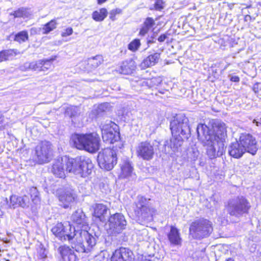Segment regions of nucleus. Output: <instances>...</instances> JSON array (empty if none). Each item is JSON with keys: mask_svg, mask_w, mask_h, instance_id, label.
<instances>
[{"mask_svg": "<svg viewBox=\"0 0 261 261\" xmlns=\"http://www.w3.org/2000/svg\"><path fill=\"white\" fill-rule=\"evenodd\" d=\"M10 200L14 206L24 207L31 203L36 204L40 201L39 192L36 187H31L29 188L27 195L23 197L13 195L10 197Z\"/></svg>", "mask_w": 261, "mask_h": 261, "instance_id": "nucleus-7", "label": "nucleus"}, {"mask_svg": "<svg viewBox=\"0 0 261 261\" xmlns=\"http://www.w3.org/2000/svg\"><path fill=\"white\" fill-rule=\"evenodd\" d=\"M122 13V10L119 8H116L112 10L110 12V19L112 21H114L116 19V15Z\"/></svg>", "mask_w": 261, "mask_h": 261, "instance_id": "nucleus-40", "label": "nucleus"}, {"mask_svg": "<svg viewBox=\"0 0 261 261\" xmlns=\"http://www.w3.org/2000/svg\"><path fill=\"white\" fill-rule=\"evenodd\" d=\"M4 116L2 113V112L0 111V121H2V120L3 119Z\"/></svg>", "mask_w": 261, "mask_h": 261, "instance_id": "nucleus-53", "label": "nucleus"}, {"mask_svg": "<svg viewBox=\"0 0 261 261\" xmlns=\"http://www.w3.org/2000/svg\"><path fill=\"white\" fill-rule=\"evenodd\" d=\"M38 256L40 259H45L46 258L47 255L45 253V249L43 248H40L38 251Z\"/></svg>", "mask_w": 261, "mask_h": 261, "instance_id": "nucleus-43", "label": "nucleus"}, {"mask_svg": "<svg viewBox=\"0 0 261 261\" xmlns=\"http://www.w3.org/2000/svg\"><path fill=\"white\" fill-rule=\"evenodd\" d=\"M58 22L56 19H53L44 24L42 27V34L46 35L56 29Z\"/></svg>", "mask_w": 261, "mask_h": 261, "instance_id": "nucleus-28", "label": "nucleus"}, {"mask_svg": "<svg viewBox=\"0 0 261 261\" xmlns=\"http://www.w3.org/2000/svg\"><path fill=\"white\" fill-rule=\"evenodd\" d=\"M51 231L56 237L58 238L61 241H65L68 240L69 241L72 240L75 235V230L73 232L69 234H65L66 229L62 222H58L51 229Z\"/></svg>", "mask_w": 261, "mask_h": 261, "instance_id": "nucleus-16", "label": "nucleus"}, {"mask_svg": "<svg viewBox=\"0 0 261 261\" xmlns=\"http://www.w3.org/2000/svg\"><path fill=\"white\" fill-rule=\"evenodd\" d=\"M60 255V261H78V258L74 251L68 245H61L58 248Z\"/></svg>", "mask_w": 261, "mask_h": 261, "instance_id": "nucleus-20", "label": "nucleus"}, {"mask_svg": "<svg viewBox=\"0 0 261 261\" xmlns=\"http://www.w3.org/2000/svg\"><path fill=\"white\" fill-rule=\"evenodd\" d=\"M253 123H254L256 125V126H261L260 123H261V122H259L258 121H257L256 120H253Z\"/></svg>", "mask_w": 261, "mask_h": 261, "instance_id": "nucleus-49", "label": "nucleus"}, {"mask_svg": "<svg viewBox=\"0 0 261 261\" xmlns=\"http://www.w3.org/2000/svg\"><path fill=\"white\" fill-rule=\"evenodd\" d=\"M141 46V42L139 39L133 40L128 45V49L133 51H136Z\"/></svg>", "mask_w": 261, "mask_h": 261, "instance_id": "nucleus-37", "label": "nucleus"}, {"mask_svg": "<svg viewBox=\"0 0 261 261\" xmlns=\"http://www.w3.org/2000/svg\"><path fill=\"white\" fill-rule=\"evenodd\" d=\"M158 81L156 77H151L147 79L146 81V84L149 88H153L158 85Z\"/></svg>", "mask_w": 261, "mask_h": 261, "instance_id": "nucleus-41", "label": "nucleus"}, {"mask_svg": "<svg viewBox=\"0 0 261 261\" xmlns=\"http://www.w3.org/2000/svg\"><path fill=\"white\" fill-rule=\"evenodd\" d=\"M165 2L164 0H155L153 8H150V10H155L159 11H162L165 7Z\"/></svg>", "mask_w": 261, "mask_h": 261, "instance_id": "nucleus-39", "label": "nucleus"}, {"mask_svg": "<svg viewBox=\"0 0 261 261\" xmlns=\"http://www.w3.org/2000/svg\"><path fill=\"white\" fill-rule=\"evenodd\" d=\"M88 65L92 68H96L103 62V58L101 55H97L88 59Z\"/></svg>", "mask_w": 261, "mask_h": 261, "instance_id": "nucleus-30", "label": "nucleus"}, {"mask_svg": "<svg viewBox=\"0 0 261 261\" xmlns=\"http://www.w3.org/2000/svg\"><path fill=\"white\" fill-rule=\"evenodd\" d=\"M101 135L103 142L110 144H114L120 138L118 126L112 121L103 126Z\"/></svg>", "mask_w": 261, "mask_h": 261, "instance_id": "nucleus-8", "label": "nucleus"}, {"mask_svg": "<svg viewBox=\"0 0 261 261\" xmlns=\"http://www.w3.org/2000/svg\"><path fill=\"white\" fill-rule=\"evenodd\" d=\"M121 168V176L123 178H126L130 176L133 171V168L132 166L128 162H125L124 163Z\"/></svg>", "mask_w": 261, "mask_h": 261, "instance_id": "nucleus-35", "label": "nucleus"}, {"mask_svg": "<svg viewBox=\"0 0 261 261\" xmlns=\"http://www.w3.org/2000/svg\"><path fill=\"white\" fill-rule=\"evenodd\" d=\"M161 17V16H158L155 19L151 17H147L145 18L142 27L140 29L139 35L140 36H144L146 35L149 31L153 32L155 28V20H158Z\"/></svg>", "mask_w": 261, "mask_h": 261, "instance_id": "nucleus-21", "label": "nucleus"}, {"mask_svg": "<svg viewBox=\"0 0 261 261\" xmlns=\"http://www.w3.org/2000/svg\"><path fill=\"white\" fill-rule=\"evenodd\" d=\"M81 239L77 240L79 244L77 245V251L88 253L90 252L96 245L95 237L88 231L81 230L80 232Z\"/></svg>", "mask_w": 261, "mask_h": 261, "instance_id": "nucleus-9", "label": "nucleus"}, {"mask_svg": "<svg viewBox=\"0 0 261 261\" xmlns=\"http://www.w3.org/2000/svg\"><path fill=\"white\" fill-rule=\"evenodd\" d=\"M167 38V36L166 34H161L158 38V40L160 42H164L165 39Z\"/></svg>", "mask_w": 261, "mask_h": 261, "instance_id": "nucleus-45", "label": "nucleus"}, {"mask_svg": "<svg viewBox=\"0 0 261 261\" xmlns=\"http://www.w3.org/2000/svg\"><path fill=\"white\" fill-rule=\"evenodd\" d=\"M110 261H135V256L132 250L121 247L112 253Z\"/></svg>", "mask_w": 261, "mask_h": 261, "instance_id": "nucleus-14", "label": "nucleus"}, {"mask_svg": "<svg viewBox=\"0 0 261 261\" xmlns=\"http://www.w3.org/2000/svg\"><path fill=\"white\" fill-rule=\"evenodd\" d=\"M225 261H235L232 257H228L225 259Z\"/></svg>", "mask_w": 261, "mask_h": 261, "instance_id": "nucleus-52", "label": "nucleus"}, {"mask_svg": "<svg viewBox=\"0 0 261 261\" xmlns=\"http://www.w3.org/2000/svg\"><path fill=\"white\" fill-rule=\"evenodd\" d=\"M260 125H261V123H260Z\"/></svg>", "mask_w": 261, "mask_h": 261, "instance_id": "nucleus-56", "label": "nucleus"}, {"mask_svg": "<svg viewBox=\"0 0 261 261\" xmlns=\"http://www.w3.org/2000/svg\"><path fill=\"white\" fill-rule=\"evenodd\" d=\"M109 226L117 233H119L122 230L125 228L126 221L123 215L120 213H116L111 215L108 219Z\"/></svg>", "mask_w": 261, "mask_h": 261, "instance_id": "nucleus-15", "label": "nucleus"}, {"mask_svg": "<svg viewBox=\"0 0 261 261\" xmlns=\"http://www.w3.org/2000/svg\"><path fill=\"white\" fill-rule=\"evenodd\" d=\"M183 139L180 136H173L170 138L168 147L174 152H176L181 147Z\"/></svg>", "mask_w": 261, "mask_h": 261, "instance_id": "nucleus-27", "label": "nucleus"}, {"mask_svg": "<svg viewBox=\"0 0 261 261\" xmlns=\"http://www.w3.org/2000/svg\"><path fill=\"white\" fill-rule=\"evenodd\" d=\"M73 32V31L72 28L71 27H68L61 33V35L62 37H66L72 35Z\"/></svg>", "mask_w": 261, "mask_h": 261, "instance_id": "nucleus-42", "label": "nucleus"}, {"mask_svg": "<svg viewBox=\"0 0 261 261\" xmlns=\"http://www.w3.org/2000/svg\"><path fill=\"white\" fill-rule=\"evenodd\" d=\"M252 90L255 93H258L261 90V83H255L252 86Z\"/></svg>", "mask_w": 261, "mask_h": 261, "instance_id": "nucleus-44", "label": "nucleus"}, {"mask_svg": "<svg viewBox=\"0 0 261 261\" xmlns=\"http://www.w3.org/2000/svg\"><path fill=\"white\" fill-rule=\"evenodd\" d=\"M64 114L69 118L74 117L76 115V107L69 106L66 107L65 109Z\"/></svg>", "mask_w": 261, "mask_h": 261, "instance_id": "nucleus-38", "label": "nucleus"}, {"mask_svg": "<svg viewBox=\"0 0 261 261\" xmlns=\"http://www.w3.org/2000/svg\"><path fill=\"white\" fill-rule=\"evenodd\" d=\"M208 151H212L211 155L212 156H213L214 157L215 156L216 153V149L215 148L213 147L211 150L207 151V152H208Z\"/></svg>", "mask_w": 261, "mask_h": 261, "instance_id": "nucleus-47", "label": "nucleus"}, {"mask_svg": "<svg viewBox=\"0 0 261 261\" xmlns=\"http://www.w3.org/2000/svg\"><path fill=\"white\" fill-rule=\"evenodd\" d=\"M19 54L17 49L8 48L0 50V63L12 60Z\"/></svg>", "mask_w": 261, "mask_h": 261, "instance_id": "nucleus-25", "label": "nucleus"}, {"mask_svg": "<svg viewBox=\"0 0 261 261\" xmlns=\"http://www.w3.org/2000/svg\"><path fill=\"white\" fill-rule=\"evenodd\" d=\"M135 69L136 66L133 61H124L122 62L118 71L120 74L128 75L132 74Z\"/></svg>", "mask_w": 261, "mask_h": 261, "instance_id": "nucleus-26", "label": "nucleus"}, {"mask_svg": "<svg viewBox=\"0 0 261 261\" xmlns=\"http://www.w3.org/2000/svg\"><path fill=\"white\" fill-rule=\"evenodd\" d=\"M31 34H36L37 33V29L35 28H33L31 29Z\"/></svg>", "mask_w": 261, "mask_h": 261, "instance_id": "nucleus-48", "label": "nucleus"}, {"mask_svg": "<svg viewBox=\"0 0 261 261\" xmlns=\"http://www.w3.org/2000/svg\"><path fill=\"white\" fill-rule=\"evenodd\" d=\"M208 135L212 142L221 141L222 137L226 132V127L224 123L212 119L209 122Z\"/></svg>", "mask_w": 261, "mask_h": 261, "instance_id": "nucleus-10", "label": "nucleus"}, {"mask_svg": "<svg viewBox=\"0 0 261 261\" xmlns=\"http://www.w3.org/2000/svg\"><path fill=\"white\" fill-rule=\"evenodd\" d=\"M97 163L99 167L105 171H110L117 163V154L112 148H106L97 155Z\"/></svg>", "mask_w": 261, "mask_h": 261, "instance_id": "nucleus-5", "label": "nucleus"}, {"mask_svg": "<svg viewBox=\"0 0 261 261\" xmlns=\"http://www.w3.org/2000/svg\"><path fill=\"white\" fill-rule=\"evenodd\" d=\"M136 154L139 159L150 161L155 155L154 146L149 141H142L137 147Z\"/></svg>", "mask_w": 261, "mask_h": 261, "instance_id": "nucleus-12", "label": "nucleus"}, {"mask_svg": "<svg viewBox=\"0 0 261 261\" xmlns=\"http://www.w3.org/2000/svg\"><path fill=\"white\" fill-rule=\"evenodd\" d=\"M145 261H154L151 259H145Z\"/></svg>", "mask_w": 261, "mask_h": 261, "instance_id": "nucleus-55", "label": "nucleus"}, {"mask_svg": "<svg viewBox=\"0 0 261 261\" xmlns=\"http://www.w3.org/2000/svg\"><path fill=\"white\" fill-rule=\"evenodd\" d=\"M108 12L106 8H100L99 11H94L92 14V17L96 21H101L107 16Z\"/></svg>", "mask_w": 261, "mask_h": 261, "instance_id": "nucleus-31", "label": "nucleus"}, {"mask_svg": "<svg viewBox=\"0 0 261 261\" xmlns=\"http://www.w3.org/2000/svg\"><path fill=\"white\" fill-rule=\"evenodd\" d=\"M230 81L233 82L238 83L240 81V77L238 76H232L230 77Z\"/></svg>", "mask_w": 261, "mask_h": 261, "instance_id": "nucleus-46", "label": "nucleus"}, {"mask_svg": "<svg viewBox=\"0 0 261 261\" xmlns=\"http://www.w3.org/2000/svg\"><path fill=\"white\" fill-rule=\"evenodd\" d=\"M147 42H148V43H152L154 42V40H153V38H152V40H148Z\"/></svg>", "mask_w": 261, "mask_h": 261, "instance_id": "nucleus-54", "label": "nucleus"}, {"mask_svg": "<svg viewBox=\"0 0 261 261\" xmlns=\"http://www.w3.org/2000/svg\"><path fill=\"white\" fill-rule=\"evenodd\" d=\"M59 200L63 203L62 207L67 208L69 204L73 201L74 198L70 193H63L59 196Z\"/></svg>", "mask_w": 261, "mask_h": 261, "instance_id": "nucleus-32", "label": "nucleus"}, {"mask_svg": "<svg viewBox=\"0 0 261 261\" xmlns=\"http://www.w3.org/2000/svg\"><path fill=\"white\" fill-rule=\"evenodd\" d=\"M238 140L247 152L253 155L256 154L258 150L257 142L252 135L246 133H242Z\"/></svg>", "mask_w": 261, "mask_h": 261, "instance_id": "nucleus-11", "label": "nucleus"}, {"mask_svg": "<svg viewBox=\"0 0 261 261\" xmlns=\"http://www.w3.org/2000/svg\"><path fill=\"white\" fill-rule=\"evenodd\" d=\"M200 126V127H201L202 128H203V129H204V128H205L207 127V126H206L205 124H203V123H200V124L198 125V126Z\"/></svg>", "mask_w": 261, "mask_h": 261, "instance_id": "nucleus-51", "label": "nucleus"}, {"mask_svg": "<svg viewBox=\"0 0 261 261\" xmlns=\"http://www.w3.org/2000/svg\"><path fill=\"white\" fill-rule=\"evenodd\" d=\"M213 231L212 222L203 218L193 221L189 227V233L197 239L208 237Z\"/></svg>", "mask_w": 261, "mask_h": 261, "instance_id": "nucleus-3", "label": "nucleus"}, {"mask_svg": "<svg viewBox=\"0 0 261 261\" xmlns=\"http://www.w3.org/2000/svg\"><path fill=\"white\" fill-rule=\"evenodd\" d=\"M170 231L167 233V238L171 245L181 246L182 240L179 230L174 226H170Z\"/></svg>", "mask_w": 261, "mask_h": 261, "instance_id": "nucleus-22", "label": "nucleus"}, {"mask_svg": "<svg viewBox=\"0 0 261 261\" xmlns=\"http://www.w3.org/2000/svg\"><path fill=\"white\" fill-rule=\"evenodd\" d=\"M251 208L249 201L243 196H237L234 199L229 201L226 205L229 215L236 217L248 214Z\"/></svg>", "mask_w": 261, "mask_h": 261, "instance_id": "nucleus-4", "label": "nucleus"}, {"mask_svg": "<svg viewBox=\"0 0 261 261\" xmlns=\"http://www.w3.org/2000/svg\"><path fill=\"white\" fill-rule=\"evenodd\" d=\"M85 216L83 213L76 211L72 214L71 220L74 224L84 225L85 223Z\"/></svg>", "mask_w": 261, "mask_h": 261, "instance_id": "nucleus-29", "label": "nucleus"}, {"mask_svg": "<svg viewBox=\"0 0 261 261\" xmlns=\"http://www.w3.org/2000/svg\"><path fill=\"white\" fill-rule=\"evenodd\" d=\"M27 9L24 8H20L12 12L10 15L13 16L14 18L25 17L28 16Z\"/></svg>", "mask_w": 261, "mask_h": 261, "instance_id": "nucleus-36", "label": "nucleus"}, {"mask_svg": "<svg viewBox=\"0 0 261 261\" xmlns=\"http://www.w3.org/2000/svg\"><path fill=\"white\" fill-rule=\"evenodd\" d=\"M51 173L57 178H65L66 169L64 163L63 157H58L53 164L51 169Z\"/></svg>", "mask_w": 261, "mask_h": 261, "instance_id": "nucleus-18", "label": "nucleus"}, {"mask_svg": "<svg viewBox=\"0 0 261 261\" xmlns=\"http://www.w3.org/2000/svg\"><path fill=\"white\" fill-rule=\"evenodd\" d=\"M57 56H52L49 59H42L31 62L29 68L36 71H47L53 67V62L57 59Z\"/></svg>", "mask_w": 261, "mask_h": 261, "instance_id": "nucleus-13", "label": "nucleus"}, {"mask_svg": "<svg viewBox=\"0 0 261 261\" xmlns=\"http://www.w3.org/2000/svg\"><path fill=\"white\" fill-rule=\"evenodd\" d=\"M35 156L38 164L48 163L53 156V145L47 140H42L35 148Z\"/></svg>", "mask_w": 261, "mask_h": 261, "instance_id": "nucleus-6", "label": "nucleus"}, {"mask_svg": "<svg viewBox=\"0 0 261 261\" xmlns=\"http://www.w3.org/2000/svg\"><path fill=\"white\" fill-rule=\"evenodd\" d=\"M29 36L27 30L20 31L15 34L14 41L19 43H22L29 40Z\"/></svg>", "mask_w": 261, "mask_h": 261, "instance_id": "nucleus-33", "label": "nucleus"}, {"mask_svg": "<svg viewBox=\"0 0 261 261\" xmlns=\"http://www.w3.org/2000/svg\"><path fill=\"white\" fill-rule=\"evenodd\" d=\"M161 54L155 52L150 54L146 57L141 63L140 66L142 69H145L155 65L160 58Z\"/></svg>", "mask_w": 261, "mask_h": 261, "instance_id": "nucleus-24", "label": "nucleus"}, {"mask_svg": "<svg viewBox=\"0 0 261 261\" xmlns=\"http://www.w3.org/2000/svg\"><path fill=\"white\" fill-rule=\"evenodd\" d=\"M63 157L66 173L86 177L91 173L94 168L91 160L87 156L81 155L70 158L64 155Z\"/></svg>", "mask_w": 261, "mask_h": 261, "instance_id": "nucleus-2", "label": "nucleus"}, {"mask_svg": "<svg viewBox=\"0 0 261 261\" xmlns=\"http://www.w3.org/2000/svg\"><path fill=\"white\" fill-rule=\"evenodd\" d=\"M245 152H246V150L238 142V140L231 143L229 146L228 153L233 158L240 159Z\"/></svg>", "mask_w": 261, "mask_h": 261, "instance_id": "nucleus-23", "label": "nucleus"}, {"mask_svg": "<svg viewBox=\"0 0 261 261\" xmlns=\"http://www.w3.org/2000/svg\"><path fill=\"white\" fill-rule=\"evenodd\" d=\"M70 142L77 149L91 153L97 152L100 146V138L95 133H73L70 136Z\"/></svg>", "mask_w": 261, "mask_h": 261, "instance_id": "nucleus-1", "label": "nucleus"}, {"mask_svg": "<svg viewBox=\"0 0 261 261\" xmlns=\"http://www.w3.org/2000/svg\"><path fill=\"white\" fill-rule=\"evenodd\" d=\"M136 206L134 212L138 216L147 217L151 212V208L147 204V199L143 196L138 197L135 202Z\"/></svg>", "mask_w": 261, "mask_h": 261, "instance_id": "nucleus-19", "label": "nucleus"}, {"mask_svg": "<svg viewBox=\"0 0 261 261\" xmlns=\"http://www.w3.org/2000/svg\"><path fill=\"white\" fill-rule=\"evenodd\" d=\"M183 122L180 121L177 119H174L170 122V129L172 135L179 133L182 128Z\"/></svg>", "mask_w": 261, "mask_h": 261, "instance_id": "nucleus-34", "label": "nucleus"}, {"mask_svg": "<svg viewBox=\"0 0 261 261\" xmlns=\"http://www.w3.org/2000/svg\"><path fill=\"white\" fill-rule=\"evenodd\" d=\"M107 0H97L98 4H102L105 3Z\"/></svg>", "mask_w": 261, "mask_h": 261, "instance_id": "nucleus-50", "label": "nucleus"}, {"mask_svg": "<svg viewBox=\"0 0 261 261\" xmlns=\"http://www.w3.org/2000/svg\"><path fill=\"white\" fill-rule=\"evenodd\" d=\"M93 218L96 221L103 222L106 220L108 216V212L109 211L108 207L100 203H96L92 207Z\"/></svg>", "mask_w": 261, "mask_h": 261, "instance_id": "nucleus-17", "label": "nucleus"}]
</instances>
